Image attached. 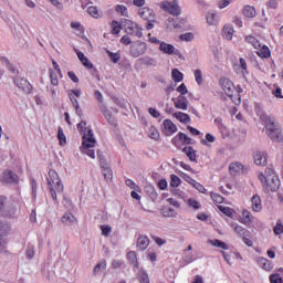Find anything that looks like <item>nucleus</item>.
I'll use <instances>...</instances> for the list:
<instances>
[{"label":"nucleus","instance_id":"f257e3e1","mask_svg":"<svg viewBox=\"0 0 283 283\" xmlns=\"http://www.w3.org/2000/svg\"><path fill=\"white\" fill-rule=\"evenodd\" d=\"M48 182V189L50 191L52 200L57 203L59 199L56 197V191L57 193H63L64 186L63 182L61 181V177H59V172L54 169L49 170V177L46 178Z\"/></svg>","mask_w":283,"mask_h":283},{"label":"nucleus","instance_id":"f03ea898","mask_svg":"<svg viewBox=\"0 0 283 283\" xmlns=\"http://www.w3.org/2000/svg\"><path fill=\"white\" fill-rule=\"evenodd\" d=\"M264 123H265V129L268 132L269 138L272 139L273 143H282L283 134H282V127L280 126V123H277L275 118L271 116H265Z\"/></svg>","mask_w":283,"mask_h":283},{"label":"nucleus","instance_id":"7ed1b4c3","mask_svg":"<svg viewBox=\"0 0 283 283\" xmlns=\"http://www.w3.org/2000/svg\"><path fill=\"white\" fill-rule=\"evenodd\" d=\"M82 139L83 153L86 154V156H90V158H96L93 149V147H95L96 145V138H94V130L88 129V133H84Z\"/></svg>","mask_w":283,"mask_h":283},{"label":"nucleus","instance_id":"20e7f679","mask_svg":"<svg viewBox=\"0 0 283 283\" xmlns=\"http://www.w3.org/2000/svg\"><path fill=\"white\" fill-rule=\"evenodd\" d=\"M126 34H129L130 36H137V39H140L143 36V28H140L137 23L132 22V20L124 19L122 21Z\"/></svg>","mask_w":283,"mask_h":283},{"label":"nucleus","instance_id":"39448f33","mask_svg":"<svg viewBox=\"0 0 283 283\" xmlns=\"http://www.w3.org/2000/svg\"><path fill=\"white\" fill-rule=\"evenodd\" d=\"M161 10H165V12H168L169 14H172V17H179L180 12H182V9H180V6H178V1H163L160 3Z\"/></svg>","mask_w":283,"mask_h":283},{"label":"nucleus","instance_id":"423d86ee","mask_svg":"<svg viewBox=\"0 0 283 283\" xmlns=\"http://www.w3.org/2000/svg\"><path fill=\"white\" fill-rule=\"evenodd\" d=\"M147 52V43L136 41L130 44V56L133 59H138V56H143Z\"/></svg>","mask_w":283,"mask_h":283},{"label":"nucleus","instance_id":"0eeeda50","mask_svg":"<svg viewBox=\"0 0 283 283\" xmlns=\"http://www.w3.org/2000/svg\"><path fill=\"white\" fill-rule=\"evenodd\" d=\"M0 182L3 185H19V175L14 174L12 170H4L0 178Z\"/></svg>","mask_w":283,"mask_h":283},{"label":"nucleus","instance_id":"6e6552de","mask_svg":"<svg viewBox=\"0 0 283 283\" xmlns=\"http://www.w3.org/2000/svg\"><path fill=\"white\" fill-rule=\"evenodd\" d=\"M219 83L224 94H227V96L230 98H233V93L235 92V85L233 82L227 77H221Z\"/></svg>","mask_w":283,"mask_h":283},{"label":"nucleus","instance_id":"1a4fd4ad","mask_svg":"<svg viewBox=\"0 0 283 283\" xmlns=\"http://www.w3.org/2000/svg\"><path fill=\"white\" fill-rule=\"evenodd\" d=\"M13 83L15 87H19V90H22L25 94H32V84L28 82V80L21 77V76H14Z\"/></svg>","mask_w":283,"mask_h":283},{"label":"nucleus","instance_id":"9d476101","mask_svg":"<svg viewBox=\"0 0 283 283\" xmlns=\"http://www.w3.org/2000/svg\"><path fill=\"white\" fill-rule=\"evenodd\" d=\"M266 151L256 150L253 153V160L259 167H265L266 165Z\"/></svg>","mask_w":283,"mask_h":283},{"label":"nucleus","instance_id":"9b49d317","mask_svg":"<svg viewBox=\"0 0 283 283\" xmlns=\"http://www.w3.org/2000/svg\"><path fill=\"white\" fill-rule=\"evenodd\" d=\"M172 102L177 109L187 111V107H189V99L185 95H179L177 98L172 97Z\"/></svg>","mask_w":283,"mask_h":283},{"label":"nucleus","instance_id":"f8f14e48","mask_svg":"<svg viewBox=\"0 0 283 283\" xmlns=\"http://www.w3.org/2000/svg\"><path fill=\"white\" fill-rule=\"evenodd\" d=\"M280 177H277V175L272 176V178H270V180L268 181L265 193H269V191H277V189H280Z\"/></svg>","mask_w":283,"mask_h":283},{"label":"nucleus","instance_id":"ddd939ff","mask_svg":"<svg viewBox=\"0 0 283 283\" xmlns=\"http://www.w3.org/2000/svg\"><path fill=\"white\" fill-rule=\"evenodd\" d=\"M138 14L140 19H144V21H156V17L154 15V10H151L150 8L145 7L139 9Z\"/></svg>","mask_w":283,"mask_h":283},{"label":"nucleus","instance_id":"4468645a","mask_svg":"<svg viewBox=\"0 0 283 283\" xmlns=\"http://www.w3.org/2000/svg\"><path fill=\"white\" fill-rule=\"evenodd\" d=\"M164 129L166 130V136H171L178 132V127L170 119L164 120Z\"/></svg>","mask_w":283,"mask_h":283},{"label":"nucleus","instance_id":"2eb2a0df","mask_svg":"<svg viewBox=\"0 0 283 283\" xmlns=\"http://www.w3.org/2000/svg\"><path fill=\"white\" fill-rule=\"evenodd\" d=\"M62 224H65V227H72L74 222H77L76 217L72 214V212H65L61 218Z\"/></svg>","mask_w":283,"mask_h":283},{"label":"nucleus","instance_id":"dca6fc26","mask_svg":"<svg viewBox=\"0 0 283 283\" xmlns=\"http://www.w3.org/2000/svg\"><path fill=\"white\" fill-rule=\"evenodd\" d=\"M231 176H238V174H244V166L240 163H232L229 166Z\"/></svg>","mask_w":283,"mask_h":283},{"label":"nucleus","instance_id":"f3484780","mask_svg":"<svg viewBox=\"0 0 283 283\" xmlns=\"http://www.w3.org/2000/svg\"><path fill=\"white\" fill-rule=\"evenodd\" d=\"M256 263L264 271H272L273 270V262L269 261L266 258H262V256L258 258Z\"/></svg>","mask_w":283,"mask_h":283},{"label":"nucleus","instance_id":"a211bd4d","mask_svg":"<svg viewBox=\"0 0 283 283\" xmlns=\"http://www.w3.org/2000/svg\"><path fill=\"white\" fill-rule=\"evenodd\" d=\"M77 59L81 61V63L84 65V67H87V70H93L94 64L90 62V59L85 56V54L81 51L75 50Z\"/></svg>","mask_w":283,"mask_h":283},{"label":"nucleus","instance_id":"6ab92c4d","mask_svg":"<svg viewBox=\"0 0 283 283\" xmlns=\"http://www.w3.org/2000/svg\"><path fill=\"white\" fill-rule=\"evenodd\" d=\"M159 50L160 52H163L164 54H174L176 52V46H174L172 44H169L167 42H161L159 44Z\"/></svg>","mask_w":283,"mask_h":283},{"label":"nucleus","instance_id":"aec40b11","mask_svg":"<svg viewBox=\"0 0 283 283\" xmlns=\"http://www.w3.org/2000/svg\"><path fill=\"white\" fill-rule=\"evenodd\" d=\"M172 116L174 118L179 120V123H184V125H189V123H191V117H189V115L186 113L177 112V113H174Z\"/></svg>","mask_w":283,"mask_h":283},{"label":"nucleus","instance_id":"412c9836","mask_svg":"<svg viewBox=\"0 0 283 283\" xmlns=\"http://www.w3.org/2000/svg\"><path fill=\"white\" fill-rule=\"evenodd\" d=\"M149 247V238L147 235H139L137 239V249L139 251H145Z\"/></svg>","mask_w":283,"mask_h":283},{"label":"nucleus","instance_id":"4be33fe9","mask_svg":"<svg viewBox=\"0 0 283 283\" xmlns=\"http://www.w3.org/2000/svg\"><path fill=\"white\" fill-rule=\"evenodd\" d=\"M138 61H140V63H143V65H146L147 67H156L158 65V61L150 56L140 57Z\"/></svg>","mask_w":283,"mask_h":283},{"label":"nucleus","instance_id":"5701e85b","mask_svg":"<svg viewBox=\"0 0 283 283\" xmlns=\"http://www.w3.org/2000/svg\"><path fill=\"white\" fill-rule=\"evenodd\" d=\"M251 202L253 211H262V199H260V196L254 195L251 199Z\"/></svg>","mask_w":283,"mask_h":283},{"label":"nucleus","instance_id":"b1692460","mask_svg":"<svg viewBox=\"0 0 283 283\" xmlns=\"http://www.w3.org/2000/svg\"><path fill=\"white\" fill-rule=\"evenodd\" d=\"M127 260H128L129 264H132L134 266V269H139L138 256H137L136 252H134V251L128 252Z\"/></svg>","mask_w":283,"mask_h":283},{"label":"nucleus","instance_id":"393cba45","mask_svg":"<svg viewBox=\"0 0 283 283\" xmlns=\"http://www.w3.org/2000/svg\"><path fill=\"white\" fill-rule=\"evenodd\" d=\"M105 269H107V261L102 260L95 265V268L93 270V274L98 275V274L103 273V271H105Z\"/></svg>","mask_w":283,"mask_h":283},{"label":"nucleus","instance_id":"a878e982","mask_svg":"<svg viewBox=\"0 0 283 283\" xmlns=\"http://www.w3.org/2000/svg\"><path fill=\"white\" fill-rule=\"evenodd\" d=\"M208 243L211 244L212 247H217V249H223V251H229V245L218 239L208 240Z\"/></svg>","mask_w":283,"mask_h":283},{"label":"nucleus","instance_id":"bb28decb","mask_svg":"<svg viewBox=\"0 0 283 283\" xmlns=\"http://www.w3.org/2000/svg\"><path fill=\"white\" fill-rule=\"evenodd\" d=\"M242 219L240 220L241 224L249 226L253 222V219L251 218V212L249 210L242 211Z\"/></svg>","mask_w":283,"mask_h":283},{"label":"nucleus","instance_id":"cd10ccee","mask_svg":"<svg viewBox=\"0 0 283 283\" xmlns=\"http://www.w3.org/2000/svg\"><path fill=\"white\" fill-rule=\"evenodd\" d=\"M145 191L149 195L153 202H156V200H158V192H156V188H154V186H146Z\"/></svg>","mask_w":283,"mask_h":283},{"label":"nucleus","instance_id":"c85d7f7f","mask_svg":"<svg viewBox=\"0 0 283 283\" xmlns=\"http://www.w3.org/2000/svg\"><path fill=\"white\" fill-rule=\"evenodd\" d=\"M243 14H244V17H247L248 19H253L258 13H256L254 7L245 6L244 9H243Z\"/></svg>","mask_w":283,"mask_h":283},{"label":"nucleus","instance_id":"c756f323","mask_svg":"<svg viewBox=\"0 0 283 283\" xmlns=\"http://www.w3.org/2000/svg\"><path fill=\"white\" fill-rule=\"evenodd\" d=\"M171 78L175 81V83H180L182 78H185V75L178 69H172Z\"/></svg>","mask_w":283,"mask_h":283},{"label":"nucleus","instance_id":"7c9ffc66","mask_svg":"<svg viewBox=\"0 0 283 283\" xmlns=\"http://www.w3.org/2000/svg\"><path fill=\"white\" fill-rule=\"evenodd\" d=\"M102 174H103L106 182H112V180L114 179V172L112 171V168H109V167L102 168Z\"/></svg>","mask_w":283,"mask_h":283},{"label":"nucleus","instance_id":"2f4dec72","mask_svg":"<svg viewBox=\"0 0 283 283\" xmlns=\"http://www.w3.org/2000/svg\"><path fill=\"white\" fill-rule=\"evenodd\" d=\"M258 56H260L261 59H269V56H271V50L269 49V46L263 45L258 52H256Z\"/></svg>","mask_w":283,"mask_h":283},{"label":"nucleus","instance_id":"473e14b6","mask_svg":"<svg viewBox=\"0 0 283 283\" xmlns=\"http://www.w3.org/2000/svg\"><path fill=\"white\" fill-rule=\"evenodd\" d=\"M233 32H234L233 27H231V25L223 27V36L228 41H231V39H233Z\"/></svg>","mask_w":283,"mask_h":283},{"label":"nucleus","instance_id":"72a5a7b5","mask_svg":"<svg viewBox=\"0 0 283 283\" xmlns=\"http://www.w3.org/2000/svg\"><path fill=\"white\" fill-rule=\"evenodd\" d=\"M90 129H92V128H87V122H85V120H81L77 124V132H80V134H82L83 137L85 136V134H87L90 132Z\"/></svg>","mask_w":283,"mask_h":283},{"label":"nucleus","instance_id":"f704fd0d","mask_svg":"<svg viewBox=\"0 0 283 283\" xmlns=\"http://www.w3.org/2000/svg\"><path fill=\"white\" fill-rule=\"evenodd\" d=\"M57 139H59L60 145L62 147L67 145V138L65 137V133H63V128L62 127L57 128Z\"/></svg>","mask_w":283,"mask_h":283},{"label":"nucleus","instance_id":"c9c22d12","mask_svg":"<svg viewBox=\"0 0 283 283\" xmlns=\"http://www.w3.org/2000/svg\"><path fill=\"white\" fill-rule=\"evenodd\" d=\"M245 41L248 43H251V45H253V48H255V50H258V48H262V44L260 43L259 40L255 39V36H252V35H248L245 38Z\"/></svg>","mask_w":283,"mask_h":283},{"label":"nucleus","instance_id":"e433bc0d","mask_svg":"<svg viewBox=\"0 0 283 283\" xmlns=\"http://www.w3.org/2000/svg\"><path fill=\"white\" fill-rule=\"evenodd\" d=\"M241 238H242L244 244H247V247H253V241L251 240L250 231H244V233H242Z\"/></svg>","mask_w":283,"mask_h":283},{"label":"nucleus","instance_id":"4c0bfd02","mask_svg":"<svg viewBox=\"0 0 283 283\" xmlns=\"http://www.w3.org/2000/svg\"><path fill=\"white\" fill-rule=\"evenodd\" d=\"M97 158L99 160L101 169H105L109 167V165H107V160L105 159V156H103V153L101 150H97Z\"/></svg>","mask_w":283,"mask_h":283},{"label":"nucleus","instance_id":"58836bf2","mask_svg":"<svg viewBox=\"0 0 283 283\" xmlns=\"http://www.w3.org/2000/svg\"><path fill=\"white\" fill-rule=\"evenodd\" d=\"M0 253H8V239L0 234Z\"/></svg>","mask_w":283,"mask_h":283},{"label":"nucleus","instance_id":"ea45409f","mask_svg":"<svg viewBox=\"0 0 283 283\" xmlns=\"http://www.w3.org/2000/svg\"><path fill=\"white\" fill-rule=\"evenodd\" d=\"M181 182L182 180L177 175L170 176V187H174V188L180 187Z\"/></svg>","mask_w":283,"mask_h":283},{"label":"nucleus","instance_id":"a19ab883","mask_svg":"<svg viewBox=\"0 0 283 283\" xmlns=\"http://www.w3.org/2000/svg\"><path fill=\"white\" fill-rule=\"evenodd\" d=\"M210 197L213 202H217L218 205H222L224 202V197H222L220 193L210 192Z\"/></svg>","mask_w":283,"mask_h":283},{"label":"nucleus","instance_id":"79ce46f5","mask_svg":"<svg viewBox=\"0 0 283 283\" xmlns=\"http://www.w3.org/2000/svg\"><path fill=\"white\" fill-rule=\"evenodd\" d=\"M207 23L209 25H216V23H218V14H216V13H208L207 14Z\"/></svg>","mask_w":283,"mask_h":283},{"label":"nucleus","instance_id":"37998d69","mask_svg":"<svg viewBox=\"0 0 283 283\" xmlns=\"http://www.w3.org/2000/svg\"><path fill=\"white\" fill-rule=\"evenodd\" d=\"M138 277L140 283H149V274L145 270L138 272Z\"/></svg>","mask_w":283,"mask_h":283},{"label":"nucleus","instance_id":"c03bdc74","mask_svg":"<svg viewBox=\"0 0 283 283\" xmlns=\"http://www.w3.org/2000/svg\"><path fill=\"white\" fill-rule=\"evenodd\" d=\"M149 138H153V140H158V138H160V134L158 133V129H156V127L154 126L149 128Z\"/></svg>","mask_w":283,"mask_h":283},{"label":"nucleus","instance_id":"a18cd8bd","mask_svg":"<svg viewBox=\"0 0 283 283\" xmlns=\"http://www.w3.org/2000/svg\"><path fill=\"white\" fill-rule=\"evenodd\" d=\"M218 209L221 211V213H224V216H228V218H231L233 216V210L229 207L219 206Z\"/></svg>","mask_w":283,"mask_h":283},{"label":"nucleus","instance_id":"49530a36","mask_svg":"<svg viewBox=\"0 0 283 283\" xmlns=\"http://www.w3.org/2000/svg\"><path fill=\"white\" fill-rule=\"evenodd\" d=\"M231 227H232L233 231L235 233H238V235H241V238H242V233H244V231H249V230L244 229L242 226H238V223H232Z\"/></svg>","mask_w":283,"mask_h":283},{"label":"nucleus","instance_id":"de8ad7c7","mask_svg":"<svg viewBox=\"0 0 283 283\" xmlns=\"http://www.w3.org/2000/svg\"><path fill=\"white\" fill-rule=\"evenodd\" d=\"M259 180H261L263 187H264V191H266V187H269V177L266 175H264V172L259 174Z\"/></svg>","mask_w":283,"mask_h":283},{"label":"nucleus","instance_id":"09e8293b","mask_svg":"<svg viewBox=\"0 0 283 283\" xmlns=\"http://www.w3.org/2000/svg\"><path fill=\"white\" fill-rule=\"evenodd\" d=\"M87 13L90 14V17H93V19H98V17H99L98 8H96V7H88Z\"/></svg>","mask_w":283,"mask_h":283},{"label":"nucleus","instance_id":"8fccbe9b","mask_svg":"<svg viewBox=\"0 0 283 283\" xmlns=\"http://www.w3.org/2000/svg\"><path fill=\"white\" fill-rule=\"evenodd\" d=\"M25 255L28 260H32L34 258V245L29 244L25 250Z\"/></svg>","mask_w":283,"mask_h":283},{"label":"nucleus","instance_id":"3c124183","mask_svg":"<svg viewBox=\"0 0 283 283\" xmlns=\"http://www.w3.org/2000/svg\"><path fill=\"white\" fill-rule=\"evenodd\" d=\"M107 54L113 63H118V61H120V53L107 51Z\"/></svg>","mask_w":283,"mask_h":283},{"label":"nucleus","instance_id":"603ef678","mask_svg":"<svg viewBox=\"0 0 283 283\" xmlns=\"http://www.w3.org/2000/svg\"><path fill=\"white\" fill-rule=\"evenodd\" d=\"M179 139L182 142L184 145H191V138L185 133H179Z\"/></svg>","mask_w":283,"mask_h":283},{"label":"nucleus","instance_id":"864d4df0","mask_svg":"<svg viewBox=\"0 0 283 283\" xmlns=\"http://www.w3.org/2000/svg\"><path fill=\"white\" fill-rule=\"evenodd\" d=\"M177 92L180 94V96H185L186 94H189V90L187 88V85H185V83H181L177 87Z\"/></svg>","mask_w":283,"mask_h":283},{"label":"nucleus","instance_id":"5fc2aeb1","mask_svg":"<svg viewBox=\"0 0 283 283\" xmlns=\"http://www.w3.org/2000/svg\"><path fill=\"white\" fill-rule=\"evenodd\" d=\"M270 282L271 283H283V279H282V276L279 273L271 274L270 275Z\"/></svg>","mask_w":283,"mask_h":283},{"label":"nucleus","instance_id":"6e6d98bb","mask_svg":"<svg viewBox=\"0 0 283 283\" xmlns=\"http://www.w3.org/2000/svg\"><path fill=\"white\" fill-rule=\"evenodd\" d=\"M192 187L195 189H197V191H199V193H207V188H205V186H202L200 182L195 181V184H192Z\"/></svg>","mask_w":283,"mask_h":283},{"label":"nucleus","instance_id":"4d7b16f0","mask_svg":"<svg viewBox=\"0 0 283 283\" xmlns=\"http://www.w3.org/2000/svg\"><path fill=\"white\" fill-rule=\"evenodd\" d=\"M164 216L166 218H176V210H174V208H166L164 210Z\"/></svg>","mask_w":283,"mask_h":283},{"label":"nucleus","instance_id":"13d9d810","mask_svg":"<svg viewBox=\"0 0 283 283\" xmlns=\"http://www.w3.org/2000/svg\"><path fill=\"white\" fill-rule=\"evenodd\" d=\"M49 74H50L51 83L55 86L59 85V77L56 76V73H54V70H50Z\"/></svg>","mask_w":283,"mask_h":283},{"label":"nucleus","instance_id":"bf43d9fd","mask_svg":"<svg viewBox=\"0 0 283 283\" xmlns=\"http://www.w3.org/2000/svg\"><path fill=\"white\" fill-rule=\"evenodd\" d=\"M125 184L130 189H134V191H138V189H140V187L138 185H136V182H134V180H132V179H126Z\"/></svg>","mask_w":283,"mask_h":283},{"label":"nucleus","instance_id":"052dcab7","mask_svg":"<svg viewBox=\"0 0 283 283\" xmlns=\"http://www.w3.org/2000/svg\"><path fill=\"white\" fill-rule=\"evenodd\" d=\"M116 12H118V14H122V17H127V7L118 4L116 7Z\"/></svg>","mask_w":283,"mask_h":283},{"label":"nucleus","instance_id":"680f3d73","mask_svg":"<svg viewBox=\"0 0 283 283\" xmlns=\"http://www.w3.org/2000/svg\"><path fill=\"white\" fill-rule=\"evenodd\" d=\"M207 143H216V137L210 133L206 134V139L201 140L202 145H207Z\"/></svg>","mask_w":283,"mask_h":283},{"label":"nucleus","instance_id":"e2e57ef3","mask_svg":"<svg viewBox=\"0 0 283 283\" xmlns=\"http://www.w3.org/2000/svg\"><path fill=\"white\" fill-rule=\"evenodd\" d=\"M120 30H123V25L118 24V21H113V34H119Z\"/></svg>","mask_w":283,"mask_h":283},{"label":"nucleus","instance_id":"0e129e2a","mask_svg":"<svg viewBox=\"0 0 283 283\" xmlns=\"http://www.w3.org/2000/svg\"><path fill=\"white\" fill-rule=\"evenodd\" d=\"M195 78L198 85H202V71L200 69L195 71Z\"/></svg>","mask_w":283,"mask_h":283},{"label":"nucleus","instance_id":"69168bd1","mask_svg":"<svg viewBox=\"0 0 283 283\" xmlns=\"http://www.w3.org/2000/svg\"><path fill=\"white\" fill-rule=\"evenodd\" d=\"M180 177L182 178V179H185L186 180V182H188L189 185H195L196 184V180L193 179V178H191V176H189V175H187V174H185V172H181L180 174Z\"/></svg>","mask_w":283,"mask_h":283},{"label":"nucleus","instance_id":"338daca9","mask_svg":"<svg viewBox=\"0 0 283 283\" xmlns=\"http://www.w3.org/2000/svg\"><path fill=\"white\" fill-rule=\"evenodd\" d=\"M188 206H190L192 209H200V202L192 198L188 199Z\"/></svg>","mask_w":283,"mask_h":283},{"label":"nucleus","instance_id":"774afa93","mask_svg":"<svg viewBox=\"0 0 283 283\" xmlns=\"http://www.w3.org/2000/svg\"><path fill=\"white\" fill-rule=\"evenodd\" d=\"M275 235H282L283 233V224L282 223H276V226L273 229Z\"/></svg>","mask_w":283,"mask_h":283}]
</instances>
